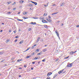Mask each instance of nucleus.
Returning a JSON list of instances; mask_svg holds the SVG:
<instances>
[{
    "mask_svg": "<svg viewBox=\"0 0 79 79\" xmlns=\"http://www.w3.org/2000/svg\"><path fill=\"white\" fill-rule=\"evenodd\" d=\"M66 73V72H65H65L64 71V72H63V73Z\"/></svg>",
    "mask_w": 79,
    "mask_h": 79,
    "instance_id": "nucleus-61",
    "label": "nucleus"
},
{
    "mask_svg": "<svg viewBox=\"0 0 79 79\" xmlns=\"http://www.w3.org/2000/svg\"><path fill=\"white\" fill-rule=\"evenodd\" d=\"M13 32L15 34H16V31H14Z\"/></svg>",
    "mask_w": 79,
    "mask_h": 79,
    "instance_id": "nucleus-28",
    "label": "nucleus"
},
{
    "mask_svg": "<svg viewBox=\"0 0 79 79\" xmlns=\"http://www.w3.org/2000/svg\"><path fill=\"white\" fill-rule=\"evenodd\" d=\"M7 15H10V14H11V12H8L7 13Z\"/></svg>",
    "mask_w": 79,
    "mask_h": 79,
    "instance_id": "nucleus-18",
    "label": "nucleus"
},
{
    "mask_svg": "<svg viewBox=\"0 0 79 79\" xmlns=\"http://www.w3.org/2000/svg\"><path fill=\"white\" fill-rule=\"evenodd\" d=\"M77 27H79V25H78L77 26Z\"/></svg>",
    "mask_w": 79,
    "mask_h": 79,
    "instance_id": "nucleus-62",
    "label": "nucleus"
},
{
    "mask_svg": "<svg viewBox=\"0 0 79 79\" xmlns=\"http://www.w3.org/2000/svg\"><path fill=\"white\" fill-rule=\"evenodd\" d=\"M30 57H31V55L27 56L26 58H30Z\"/></svg>",
    "mask_w": 79,
    "mask_h": 79,
    "instance_id": "nucleus-19",
    "label": "nucleus"
},
{
    "mask_svg": "<svg viewBox=\"0 0 79 79\" xmlns=\"http://www.w3.org/2000/svg\"><path fill=\"white\" fill-rule=\"evenodd\" d=\"M34 4H27V6H33V5Z\"/></svg>",
    "mask_w": 79,
    "mask_h": 79,
    "instance_id": "nucleus-6",
    "label": "nucleus"
},
{
    "mask_svg": "<svg viewBox=\"0 0 79 79\" xmlns=\"http://www.w3.org/2000/svg\"><path fill=\"white\" fill-rule=\"evenodd\" d=\"M3 53L1 52H0V55H2V54H3Z\"/></svg>",
    "mask_w": 79,
    "mask_h": 79,
    "instance_id": "nucleus-37",
    "label": "nucleus"
},
{
    "mask_svg": "<svg viewBox=\"0 0 79 79\" xmlns=\"http://www.w3.org/2000/svg\"><path fill=\"white\" fill-rule=\"evenodd\" d=\"M61 25H61V26H63V23L61 24Z\"/></svg>",
    "mask_w": 79,
    "mask_h": 79,
    "instance_id": "nucleus-54",
    "label": "nucleus"
},
{
    "mask_svg": "<svg viewBox=\"0 0 79 79\" xmlns=\"http://www.w3.org/2000/svg\"><path fill=\"white\" fill-rule=\"evenodd\" d=\"M64 4H65V3H62L61 4H60V6H64Z\"/></svg>",
    "mask_w": 79,
    "mask_h": 79,
    "instance_id": "nucleus-11",
    "label": "nucleus"
},
{
    "mask_svg": "<svg viewBox=\"0 0 79 79\" xmlns=\"http://www.w3.org/2000/svg\"><path fill=\"white\" fill-rule=\"evenodd\" d=\"M44 46H45V47H47V45H44Z\"/></svg>",
    "mask_w": 79,
    "mask_h": 79,
    "instance_id": "nucleus-60",
    "label": "nucleus"
},
{
    "mask_svg": "<svg viewBox=\"0 0 79 79\" xmlns=\"http://www.w3.org/2000/svg\"><path fill=\"white\" fill-rule=\"evenodd\" d=\"M59 60V59L58 58L56 60V61H58Z\"/></svg>",
    "mask_w": 79,
    "mask_h": 79,
    "instance_id": "nucleus-34",
    "label": "nucleus"
},
{
    "mask_svg": "<svg viewBox=\"0 0 79 79\" xmlns=\"http://www.w3.org/2000/svg\"><path fill=\"white\" fill-rule=\"evenodd\" d=\"M37 59H39V58H37V57H35V60H37Z\"/></svg>",
    "mask_w": 79,
    "mask_h": 79,
    "instance_id": "nucleus-33",
    "label": "nucleus"
},
{
    "mask_svg": "<svg viewBox=\"0 0 79 79\" xmlns=\"http://www.w3.org/2000/svg\"><path fill=\"white\" fill-rule=\"evenodd\" d=\"M33 18L34 19H38V18H35V17H33Z\"/></svg>",
    "mask_w": 79,
    "mask_h": 79,
    "instance_id": "nucleus-45",
    "label": "nucleus"
},
{
    "mask_svg": "<svg viewBox=\"0 0 79 79\" xmlns=\"http://www.w3.org/2000/svg\"><path fill=\"white\" fill-rule=\"evenodd\" d=\"M10 3H11V2H10V1L7 2V4H8V5H9V4H10Z\"/></svg>",
    "mask_w": 79,
    "mask_h": 79,
    "instance_id": "nucleus-25",
    "label": "nucleus"
},
{
    "mask_svg": "<svg viewBox=\"0 0 79 79\" xmlns=\"http://www.w3.org/2000/svg\"><path fill=\"white\" fill-rule=\"evenodd\" d=\"M57 75H58L57 74H55L53 77L54 79V78H55V77H56V76H57Z\"/></svg>",
    "mask_w": 79,
    "mask_h": 79,
    "instance_id": "nucleus-15",
    "label": "nucleus"
},
{
    "mask_svg": "<svg viewBox=\"0 0 79 79\" xmlns=\"http://www.w3.org/2000/svg\"><path fill=\"white\" fill-rule=\"evenodd\" d=\"M36 46H37V44H35L34 46V47H35Z\"/></svg>",
    "mask_w": 79,
    "mask_h": 79,
    "instance_id": "nucleus-51",
    "label": "nucleus"
},
{
    "mask_svg": "<svg viewBox=\"0 0 79 79\" xmlns=\"http://www.w3.org/2000/svg\"><path fill=\"white\" fill-rule=\"evenodd\" d=\"M16 10V8H15L13 9V10Z\"/></svg>",
    "mask_w": 79,
    "mask_h": 79,
    "instance_id": "nucleus-38",
    "label": "nucleus"
},
{
    "mask_svg": "<svg viewBox=\"0 0 79 79\" xmlns=\"http://www.w3.org/2000/svg\"><path fill=\"white\" fill-rule=\"evenodd\" d=\"M47 14H46V15H45V13H44V16H47Z\"/></svg>",
    "mask_w": 79,
    "mask_h": 79,
    "instance_id": "nucleus-32",
    "label": "nucleus"
},
{
    "mask_svg": "<svg viewBox=\"0 0 79 79\" xmlns=\"http://www.w3.org/2000/svg\"><path fill=\"white\" fill-rule=\"evenodd\" d=\"M4 61V60H2L1 61V63H2V62H3Z\"/></svg>",
    "mask_w": 79,
    "mask_h": 79,
    "instance_id": "nucleus-46",
    "label": "nucleus"
},
{
    "mask_svg": "<svg viewBox=\"0 0 79 79\" xmlns=\"http://www.w3.org/2000/svg\"><path fill=\"white\" fill-rule=\"evenodd\" d=\"M23 19H28V18L27 17H26V18L25 17H23Z\"/></svg>",
    "mask_w": 79,
    "mask_h": 79,
    "instance_id": "nucleus-17",
    "label": "nucleus"
},
{
    "mask_svg": "<svg viewBox=\"0 0 79 79\" xmlns=\"http://www.w3.org/2000/svg\"><path fill=\"white\" fill-rule=\"evenodd\" d=\"M31 3H33L35 5H37V3L35 2H33V1H31Z\"/></svg>",
    "mask_w": 79,
    "mask_h": 79,
    "instance_id": "nucleus-4",
    "label": "nucleus"
},
{
    "mask_svg": "<svg viewBox=\"0 0 79 79\" xmlns=\"http://www.w3.org/2000/svg\"><path fill=\"white\" fill-rule=\"evenodd\" d=\"M34 54H35V53H34V52H33V53H32V54H31V55H34Z\"/></svg>",
    "mask_w": 79,
    "mask_h": 79,
    "instance_id": "nucleus-36",
    "label": "nucleus"
},
{
    "mask_svg": "<svg viewBox=\"0 0 79 79\" xmlns=\"http://www.w3.org/2000/svg\"><path fill=\"white\" fill-rule=\"evenodd\" d=\"M9 42H10V40H7L6 41V43H8Z\"/></svg>",
    "mask_w": 79,
    "mask_h": 79,
    "instance_id": "nucleus-22",
    "label": "nucleus"
},
{
    "mask_svg": "<svg viewBox=\"0 0 79 79\" xmlns=\"http://www.w3.org/2000/svg\"><path fill=\"white\" fill-rule=\"evenodd\" d=\"M34 69L33 68H32V67H31V70H33V69Z\"/></svg>",
    "mask_w": 79,
    "mask_h": 79,
    "instance_id": "nucleus-48",
    "label": "nucleus"
},
{
    "mask_svg": "<svg viewBox=\"0 0 79 79\" xmlns=\"http://www.w3.org/2000/svg\"><path fill=\"white\" fill-rule=\"evenodd\" d=\"M24 41H23V40H22L19 43V44H23V42Z\"/></svg>",
    "mask_w": 79,
    "mask_h": 79,
    "instance_id": "nucleus-16",
    "label": "nucleus"
},
{
    "mask_svg": "<svg viewBox=\"0 0 79 79\" xmlns=\"http://www.w3.org/2000/svg\"><path fill=\"white\" fill-rule=\"evenodd\" d=\"M17 19L18 20V21H21V20L19 19Z\"/></svg>",
    "mask_w": 79,
    "mask_h": 79,
    "instance_id": "nucleus-23",
    "label": "nucleus"
},
{
    "mask_svg": "<svg viewBox=\"0 0 79 79\" xmlns=\"http://www.w3.org/2000/svg\"><path fill=\"white\" fill-rule=\"evenodd\" d=\"M19 38L18 35H17L15 37V38H16V39H17V38Z\"/></svg>",
    "mask_w": 79,
    "mask_h": 79,
    "instance_id": "nucleus-31",
    "label": "nucleus"
},
{
    "mask_svg": "<svg viewBox=\"0 0 79 79\" xmlns=\"http://www.w3.org/2000/svg\"><path fill=\"white\" fill-rule=\"evenodd\" d=\"M24 2V1L23 0H20L19 1V3H23Z\"/></svg>",
    "mask_w": 79,
    "mask_h": 79,
    "instance_id": "nucleus-9",
    "label": "nucleus"
},
{
    "mask_svg": "<svg viewBox=\"0 0 79 79\" xmlns=\"http://www.w3.org/2000/svg\"><path fill=\"white\" fill-rule=\"evenodd\" d=\"M55 15V13L52 14V15Z\"/></svg>",
    "mask_w": 79,
    "mask_h": 79,
    "instance_id": "nucleus-57",
    "label": "nucleus"
},
{
    "mask_svg": "<svg viewBox=\"0 0 79 79\" xmlns=\"http://www.w3.org/2000/svg\"><path fill=\"white\" fill-rule=\"evenodd\" d=\"M40 39V37H38L37 38V41H36L37 43H38V42H39V40Z\"/></svg>",
    "mask_w": 79,
    "mask_h": 79,
    "instance_id": "nucleus-5",
    "label": "nucleus"
},
{
    "mask_svg": "<svg viewBox=\"0 0 79 79\" xmlns=\"http://www.w3.org/2000/svg\"><path fill=\"white\" fill-rule=\"evenodd\" d=\"M68 58H69V56H67V57H66L65 58V59H68Z\"/></svg>",
    "mask_w": 79,
    "mask_h": 79,
    "instance_id": "nucleus-41",
    "label": "nucleus"
},
{
    "mask_svg": "<svg viewBox=\"0 0 79 79\" xmlns=\"http://www.w3.org/2000/svg\"><path fill=\"white\" fill-rule=\"evenodd\" d=\"M73 66V64L71 63L67 65V67H71V66Z\"/></svg>",
    "mask_w": 79,
    "mask_h": 79,
    "instance_id": "nucleus-1",
    "label": "nucleus"
},
{
    "mask_svg": "<svg viewBox=\"0 0 79 79\" xmlns=\"http://www.w3.org/2000/svg\"><path fill=\"white\" fill-rule=\"evenodd\" d=\"M64 71V69H63V70L59 71L58 72V73H59V74H61V73H62V72Z\"/></svg>",
    "mask_w": 79,
    "mask_h": 79,
    "instance_id": "nucleus-3",
    "label": "nucleus"
},
{
    "mask_svg": "<svg viewBox=\"0 0 79 79\" xmlns=\"http://www.w3.org/2000/svg\"><path fill=\"white\" fill-rule=\"evenodd\" d=\"M35 62H32V64H35Z\"/></svg>",
    "mask_w": 79,
    "mask_h": 79,
    "instance_id": "nucleus-39",
    "label": "nucleus"
},
{
    "mask_svg": "<svg viewBox=\"0 0 79 79\" xmlns=\"http://www.w3.org/2000/svg\"><path fill=\"white\" fill-rule=\"evenodd\" d=\"M47 51V49L45 48L43 50V52H46Z\"/></svg>",
    "mask_w": 79,
    "mask_h": 79,
    "instance_id": "nucleus-13",
    "label": "nucleus"
},
{
    "mask_svg": "<svg viewBox=\"0 0 79 79\" xmlns=\"http://www.w3.org/2000/svg\"><path fill=\"white\" fill-rule=\"evenodd\" d=\"M51 74H52V73L50 72L48 73L47 76H48V77H49V76H50V75H51Z\"/></svg>",
    "mask_w": 79,
    "mask_h": 79,
    "instance_id": "nucleus-2",
    "label": "nucleus"
},
{
    "mask_svg": "<svg viewBox=\"0 0 79 79\" xmlns=\"http://www.w3.org/2000/svg\"><path fill=\"white\" fill-rule=\"evenodd\" d=\"M19 77H21V75H19Z\"/></svg>",
    "mask_w": 79,
    "mask_h": 79,
    "instance_id": "nucleus-56",
    "label": "nucleus"
},
{
    "mask_svg": "<svg viewBox=\"0 0 79 79\" xmlns=\"http://www.w3.org/2000/svg\"><path fill=\"white\" fill-rule=\"evenodd\" d=\"M44 26V27H45V28H46V29H48V27H47V25H44V26Z\"/></svg>",
    "mask_w": 79,
    "mask_h": 79,
    "instance_id": "nucleus-14",
    "label": "nucleus"
},
{
    "mask_svg": "<svg viewBox=\"0 0 79 79\" xmlns=\"http://www.w3.org/2000/svg\"><path fill=\"white\" fill-rule=\"evenodd\" d=\"M30 23L31 24H33V25L34 24H36V23L35 22V23L31 22Z\"/></svg>",
    "mask_w": 79,
    "mask_h": 79,
    "instance_id": "nucleus-10",
    "label": "nucleus"
},
{
    "mask_svg": "<svg viewBox=\"0 0 79 79\" xmlns=\"http://www.w3.org/2000/svg\"><path fill=\"white\" fill-rule=\"evenodd\" d=\"M22 69V68L21 67L19 68V69Z\"/></svg>",
    "mask_w": 79,
    "mask_h": 79,
    "instance_id": "nucleus-52",
    "label": "nucleus"
},
{
    "mask_svg": "<svg viewBox=\"0 0 79 79\" xmlns=\"http://www.w3.org/2000/svg\"><path fill=\"white\" fill-rule=\"evenodd\" d=\"M55 32L56 33V34L57 35V37H58L59 38H60V37H59V34H58V32H57V31H55Z\"/></svg>",
    "mask_w": 79,
    "mask_h": 79,
    "instance_id": "nucleus-7",
    "label": "nucleus"
},
{
    "mask_svg": "<svg viewBox=\"0 0 79 79\" xmlns=\"http://www.w3.org/2000/svg\"><path fill=\"white\" fill-rule=\"evenodd\" d=\"M40 19H45V18L43 17H41L40 18Z\"/></svg>",
    "mask_w": 79,
    "mask_h": 79,
    "instance_id": "nucleus-8",
    "label": "nucleus"
},
{
    "mask_svg": "<svg viewBox=\"0 0 79 79\" xmlns=\"http://www.w3.org/2000/svg\"><path fill=\"white\" fill-rule=\"evenodd\" d=\"M36 52H39V49H37L36 50Z\"/></svg>",
    "mask_w": 79,
    "mask_h": 79,
    "instance_id": "nucleus-35",
    "label": "nucleus"
},
{
    "mask_svg": "<svg viewBox=\"0 0 79 79\" xmlns=\"http://www.w3.org/2000/svg\"><path fill=\"white\" fill-rule=\"evenodd\" d=\"M15 3H16V2H14V3H13L12 4V5H15Z\"/></svg>",
    "mask_w": 79,
    "mask_h": 79,
    "instance_id": "nucleus-43",
    "label": "nucleus"
},
{
    "mask_svg": "<svg viewBox=\"0 0 79 79\" xmlns=\"http://www.w3.org/2000/svg\"><path fill=\"white\" fill-rule=\"evenodd\" d=\"M22 61V59H18L17 60V61L19 62V61Z\"/></svg>",
    "mask_w": 79,
    "mask_h": 79,
    "instance_id": "nucleus-21",
    "label": "nucleus"
},
{
    "mask_svg": "<svg viewBox=\"0 0 79 79\" xmlns=\"http://www.w3.org/2000/svg\"><path fill=\"white\" fill-rule=\"evenodd\" d=\"M45 59H44V60H42V61H43V62H44V61H45Z\"/></svg>",
    "mask_w": 79,
    "mask_h": 79,
    "instance_id": "nucleus-30",
    "label": "nucleus"
},
{
    "mask_svg": "<svg viewBox=\"0 0 79 79\" xmlns=\"http://www.w3.org/2000/svg\"><path fill=\"white\" fill-rule=\"evenodd\" d=\"M55 13V15H56V14H57L58 12H56V13Z\"/></svg>",
    "mask_w": 79,
    "mask_h": 79,
    "instance_id": "nucleus-64",
    "label": "nucleus"
},
{
    "mask_svg": "<svg viewBox=\"0 0 79 79\" xmlns=\"http://www.w3.org/2000/svg\"><path fill=\"white\" fill-rule=\"evenodd\" d=\"M28 30L29 31H31V28H29V29H28Z\"/></svg>",
    "mask_w": 79,
    "mask_h": 79,
    "instance_id": "nucleus-26",
    "label": "nucleus"
},
{
    "mask_svg": "<svg viewBox=\"0 0 79 79\" xmlns=\"http://www.w3.org/2000/svg\"><path fill=\"white\" fill-rule=\"evenodd\" d=\"M42 23H45V20H43L42 21ZM45 21V22H44Z\"/></svg>",
    "mask_w": 79,
    "mask_h": 79,
    "instance_id": "nucleus-20",
    "label": "nucleus"
},
{
    "mask_svg": "<svg viewBox=\"0 0 79 79\" xmlns=\"http://www.w3.org/2000/svg\"><path fill=\"white\" fill-rule=\"evenodd\" d=\"M37 55H40V53H38V54H37Z\"/></svg>",
    "mask_w": 79,
    "mask_h": 79,
    "instance_id": "nucleus-63",
    "label": "nucleus"
},
{
    "mask_svg": "<svg viewBox=\"0 0 79 79\" xmlns=\"http://www.w3.org/2000/svg\"><path fill=\"white\" fill-rule=\"evenodd\" d=\"M47 21L50 23L52 22V20L50 19H48V20Z\"/></svg>",
    "mask_w": 79,
    "mask_h": 79,
    "instance_id": "nucleus-12",
    "label": "nucleus"
},
{
    "mask_svg": "<svg viewBox=\"0 0 79 79\" xmlns=\"http://www.w3.org/2000/svg\"><path fill=\"white\" fill-rule=\"evenodd\" d=\"M33 79H36V78L33 77Z\"/></svg>",
    "mask_w": 79,
    "mask_h": 79,
    "instance_id": "nucleus-58",
    "label": "nucleus"
},
{
    "mask_svg": "<svg viewBox=\"0 0 79 79\" xmlns=\"http://www.w3.org/2000/svg\"><path fill=\"white\" fill-rule=\"evenodd\" d=\"M46 20H47H47H48V18H46Z\"/></svg>",
    "mask_w": 79,
    "mask_h": 79,
    "instance_id": "nucleus-49",
    "label": "nucleus"
},
{
    "mask_svg": "<svg viewBox=\"0 0 79 79\" xmlns=\"http://www.w3.org/2000/svg\"><path fill=\"white\" fill-rule=\"evenodd\" d=\"M17 14H18L19 15V14H20V12H19Z\"/></svg>",
    "mask_w": 79,
    "mask_h": 79,
    "instance_id": "nucleus-53",
    "label": "nucleus"
},
{
    "mask_svg": "<svg viewBox=\"0 0 79 79\" xmlns=\"http://www.w3.org/2000/svg\"><path fill=\"white\" fill-rule=\"evenodd\" d=\"M73 51L71 52H70V55H73Z\"/></svg>",
    "mask_w": 79,
    "mask_h": 79,
    "instance_id": "nucleus-24",
    "label": "nucleus"
},
{
    "mask_svg": "<svg viewBox=\"0 0 79 79\" xmlns=\"http://www.w3.org/2000/svg\"><path fill=\"white\" fill-rule=\"evenodd\" d=\"M43 41H44V40H41V42H43Z\"/></svg>",
    "mask_w": 79,
    "mask_h": 79,
    "instance_id": "nucleus-50",
    "label": "nucleus"
},
{
    "mask_svg": "<svg viewBox=\"0 0 79 79\" xmlns=\"http://www.w3.org/2000/svg\"><path fill=\"white\" fill-rule=\"evenodd\" d=\"M45 23H48V22H47V21H46V20H45Z\"/></svg>",
    "mask_w": 79,
    "mask_h": 79,
    "instance_id": "nucleus-42",
    "label": "nucleus"
},
{
    "mask_svg": "<svg viewBox=\"0 0 79 79\" xmlns=\"http://www.w3.org/2000/svg\"><path fill=\"white\" fill-rule=\"evenodd\" d=\"M17 41H18V40L17 39H16L15 40V42H16Z\"/></svg>",
    "mask_w": 79,
    "mask_h": 79,
    "instance_id": "nucleus-47",
    "label": "nucleus"
},
{
    "mask_svg": "<svg viewBox=\"0 0 79 79\" xmlns=\"http://www.w3.org/2000/svg\"><path fill=\"white\" fill-rule=\"evenodd\" d=\"M30 48H28L27 49V50H29V49H30Z\"/></svg>",
    "mask_w": 79,
    "mask_h": 79,
    "instance_id": "nucleus-40",
    "label": "nucleus"
},
{
    "mask_svg": "<svg viewBox=\"0 0 79 79\" xmlns=\"http://www.w3.org/2000/svg\"><path fill=\"white\" fill-rule=\"evenodd\" d=\"M48 18H49L51 19V17H50V15H49L48 16Z\"/></svg>",
    "mask_w": 79,
    "mask_h": 79,
    "instance_id": "nucleus-44",
    "label": "nucleus"
},
{
    "mask_svg": "<svg viewBox=\"0 0 79 79\" xmlns=\"http://www.w3.org/2000/svg\"><path fill=\"white\" fill-rule=\"evenodd\" d=\"M77 52V51H75L74 52L73 51V53H76V52Z\"/></svg>",
    "mask_w": 79,
    "mask_h": 79,
    "instance_id": "nucleus-29",
    "label": "nucleus"
},
{
    "mask_svg": "<svg viewBox=\"0 0 79 79\" xmlns=\"http://www.w3.org/2000/svg\"><path fill=\"white\" fill-rule=\"evenodd\" d=\"M24 68H26V65H24Z\"/></svg>",
    "mask_w": 79,
    "mask_h": 79,
    "instance_id": "nucleus-59",
    "label": "nucleus"
},
{
    "mask_svg": "<svg viewBox=\"0 0 79 79\" xmlns=\"http://www.w3.org/2000/svg\"><path fill=\"white\" fill-rule=\"evenodd\" d=\"M47 79H51V77H47Z\"/></svg>",
    "mask_w": 79,
    "mask_h": 79,
    "instance_id": "nucleus-27",
    "label": "nucleus"
},
{
    "mask_svg": "<svg viewBox=\"0 0 79 79\" xmlns=\"http://www.w3.org/2000/svg\"><path fill=\"white\" fill-rule=\"evenodd\" d=\"M25 14H24V15H26V14H27V12H25Z\"/></svg>",
    "mask_w": 79,
    "mask_h": 79,
    "instance_id": "nucleus-55",
    "label": "nucleus"
}]
</instances>
